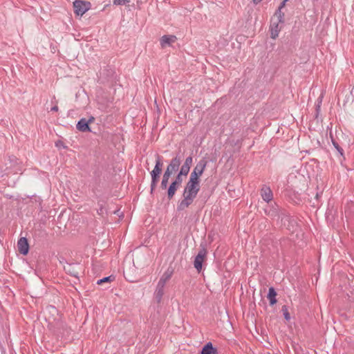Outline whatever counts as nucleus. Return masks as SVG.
<instances>
[{
  "mask_svg": "<svg viewBox=\"0 0 354 354\" xmlns=\"http://www.w3.org/2000/svg\"><path fill=\"white\" fill-rule=\"evenodd\" d=\"M199 191L200 180L189 177L183 190V199L178 203L177 210L180 212L187 208L193 203Z\"/></svg>",
  "mask_w": 354,
  "mask_h": 354,
  "instance_id": "nucleus-1",
  "label": "nucleus"
},
{
  "mask_svg": "<svg viewBox=\"0 0 354 354\" xmlns=\"http://www.w3.org/2000/svg\"><path fill=\"white\" fill-rule=\"evenodd\" d=\"M207 254V251L205 247L201 245V248L198 251V254L196 256L194 261V266L198 272H200L202 270L203 263L206 258Z\"/></svg>",
  "mask_w": 354,
  "mask_h": 354,
  "instance_id": "nucleus-2",
  "label": "nucleus"
},
{
  "mask_svg": "<svg viewBox=\"0 0 354 354\" xmlns=\"http://www.w3.org/2000/svg\"><path fill=\"white\" fill-rule=\"evenodd\" d=\"M282 216L280 218L281 224L290 232H294L296 230L297 225L295 220L285 211L282 212Z\"/></svg>",
  "mask_w": 354,
  "mask_h": 354,
  "instance_id": "nucleus-3",
  "label": "nucleus"
},
{
  "mask_svg": "<svg viewBox=\"0 0 354 354\" xmlns=\"http://www.w3.org/2000/svg\"><path fill=\"white\" fill-rule=\"evenodd\" d=\"M91 3L88 1L76 0L73 2L74 12L77 15L82 16L90 9Z\"/></svg>",
  "mask_w": 354,
  "mask_h": 354,
  "instance_id": "nucleus-4",
  "label": "nucleus"
},
{
  "mask_svg": "<svg viewBox=\"0 0 354 354\" xmlns=\"http://www.w3.org/2000/svg\"><path fill=\"white\" fill-rule=\"evenodd\" d=\"M207 164V161L205 158L200 160L191 173L190 178L200 180V176L204 172Z\"/></svg>",
  "mask_w": 354,
  "mask_h": 354,
  "instance_id": "nucleus-5",
  "label": "nucleus"
},
{
  "mask_svg": "<svg viewBox=\"0 0 354 354\" xmlns=\"http://www.w3.org/2000/svg\"><path fill=\"white\" fill-rule=\"evenodd\" d=\"M285 211V209L279 208V207L276 203H274V205L272 206L268 205L265 209V212L268 216H270L272 219L277 220H279L280 218L282 216L281 212Z\"/></svg>",
  "mask_w": 354,
  "mask_h": 354,
  "instance_id": "nucleus-6",
  "label": "nucleus"
},
{
  "mask_svg": "<svg viewBox=\"0 0 354 354\" xmlns=\"http://www.w3.org/2000/svg\"><path fill=\"white\" fill-rule=\"evenodd\" d=\"M183 182V178L176 175L174 180L170 184L167 189V198L171 200Z\"/></svg>",
  "mask_w": 354,
  "mask_h": 354,
  "instance_id": "nucleus-7",
  "label": "nucleus"
},
{
  "mask_svg": "<svg viewBox=\"0 0 354 354\" xmlns=\"http://www.w3.org/2000/svg\"><path fill=\"white\" fill-rule=\"evenodd\" d=\"M192 162L193 157L192 156H189L188 157H187L177 175H178L180 177H183V176H187L189 172Z\"/></svg>",
  "mask_w": 354,
  "mask_h": 354,
  "instance_id": "nucleus-8",
  "label": "nucleus"
},
{
  "mask_svg": "<svg viewBox=\"0 0 354 354\" xmlns=\"http://www.w3.org/2000/svg\"><path fill=\"white\" fill-rule=\"evenodd\" d=\"M281 22H278L275 19L272 18L271 23L270 25V37L275 39L278 36L279 33L281 30V26H279Z\"/></svg>",
  "mask_w": 354,
  "mask_h": 354,
  "instance_id": "nucleus-9",
  "label": "nucleus"
},
{
  "mask_svg": "<svg viewBox=\"0 0 354 354\" xmlns=\"http://www.w3.org/2000/svg\"><path fill=\"white\" fill-rule=\"evenodd\" d=\"M17 247L19 252L21 254L26 255L29 251L28 239L25 237L20 238L17 242Z\"/></svg>",
  "mask_w": 354,
  "mask_h": 354,
  "instance_id": "nucleus-10",
  "label": "nucleus"
},
{
  "mask_svg": "<svg viewBox=\"0 0 354 354\" xmlns=\"http://www.w3.org/2000/svg\"><path fill=\"white\" fill-rule=\"evenodd\" d=\"M182 160V158L179 153L176 154L175 157H174L171 161L170 163L167 165V167L171 169V171H173L174 172H176L178 170L179 167L180 165Z\"/></svg>",
  "mask_w": 354,
  "mask_h": 354,
  "instance_id": "nucleus-11",
  "label": "nucleus"
},
{
  "mask_svg": "<svg viewBox=\"0 0 354 354\" xmlns=\"http://www.w3.org/2000/svg\"><path fill=\"white\" fill-rule=\"evenodd\" d=\"M261 196L263 201L267 203L271 201L273 198V194L270 187L263 185L261 189Z\"/></svg>",
  "mask_w": 354,
  "mask_h": 354,
  "instance_id": "nucleus-12",
  "label": "nucleus"
},
{
  "mask_svg": "<svg viewBox=\"0 0 354 354\" xmlns=\"http://www.w3.org/2000/svg\"><path fill=\"white\" fill-rule=\"evenodd\" d=\"M76 128L77 130H79L81 132H91V129L90 126L88 125V122H87V120L84 118L80 119L77 124Z\"/></svg>",
  "mask_w": 354,
  "mask_h": 354,
  "instance_id": "nucleus-13",
  "label": "nucleus"
},
{
  "mask_svg": "<svg viewBox=\"0 0 354 354\" xmlns=\"http://www.w3.org/2000/svg\"><path fill=\"white\" fill-rule=\"evenodd\" d=\"M218 349L213 346L212 342H209L202 348L201 354H218Z\"/></svg>",
  "mask_w": 354,
  "mask_h": 354,
  "instance_id": "nucleus-14",
  "label": "nucleus"
},
{
  "mask_svg": "<svg viewBox=\"0 0 354 354\" xmlns=\"http://www.w3.org/2000/svg\"><path fill=\"white\" fill-rule=\"evenodd\" d=\"M165 285L158 283L156 289L154 292V298L158 304H160L162 301V296L164 295Z\"/></svg>",
  "mask_w": 354,
  "mask_h": 354,
  "instance_id": "nucleus-15",
  "label": "nucleus"
},
{
  "mask_svg": "<svg viewBox=\"0 0 354 354\" xmlns=\"http://www.w3.org/2000/svg\"><path fill=\"white\" fill-rule=\"evenodd\" d=\"M176 39L177 38L175 35H163L160 38V45L162 48L166 45L171 46Z\"/></svg>",
  "mask_w": 354,
  "mask_h": 354,
  "instance_id": "nucleus-16",
  "label": "nucleus"
},
{
  "mask_svg": "<svg viewBox=\"0 0 354 354\" xmlns=\"http://www.w3.org/2000/svg\"><path fill=\"white\" fill-rule=\"evenodd\" d=\"M156 165L153 168V169L151 171V173H153L154 174H160L162 172V157L160 156L159 154L156 155Z\"/></svg>",
  "mask_w": 354,
  "mask_h": 354,
  "instance_id": "nucleus-17",
  "label": "nucleus"
},
{
  "mask_svg": "<svg viewBox=\"0 0 354 354\" xmlns=\"http://www.w3.org/2000/svg\"><path fill=\"white\" fill-rule=\"evenodd\" d=\"M77 266V264L70 263V264H68L66 266H64V268L66 273L69 274L70 275H71L73 277L78 278L79 272L75 269V267Z\"/></svg>",
  "mask_w": 354,
  "mask_h": 354,
  "instance_id": "nucleus-18",
  "label": "nucleus"
},
{
  "mask_svg": "<svg viewBox=\"0 0 354 354\" xmlns=\"http://www.w3.org/2000/svg\"><path fill=\"white\" fill-rule=\"evenodd\" d=\"M277 295V292L273 287L269 288L267 297L269 299L270 304L271 306H273L274 304H275L277 302V300L276 299Z\"/></svg>",
  "mask_w": 354,
  "mask_h": 354,
  "instance_id": "nucleus-19",
  "label": "nucleus"
},
{
  "mask_svg": "<svg viewBox=\"0 0 354 354\" xmlns=\"http://www.w3.org/2000/svg\"><path fill=\"white\" fill-rule=\"evenodd\" d=\"M173 274V270H170L167 269L162 276L160 277L159 281L158 283H162L165 286L166 283L170 279Z\"/></svg>",
  "mask_w": 354,
  "mask_h": 354,
  "instance_id": "nucleus-20",
  "label": "nucleus"
},
{
  "mask_svg": "<svg viewBox=\"0 0 354 354\" xmlns=\"http://www.w3.org/2000/svg\"><path fill=\"white\" fill-rule=\"evenodd\" d=\"M151 176V181L150 185V193L153 194V191L155 190L158 182L159 181L160 175L159 174H154L153 173H150Z\"/></svg>",
  "mask_w": 354,
  "mask_h": 354,
  "instance_id": "nucleus-21",
  "label": "nucleus"
},
{
  "mask_svg": "<svg viewBox=\"0 0 354 354\" xmlns=\"http://www.w3.org/2000/svg\"><path fill=\"white\" fill-rule=\"evenodd\" d=\"M284 13L281 11V10H280V8H278L274 14V18L277 17L276 21L281 22V24L284 23Z\"/></svg>",
  "mask_w": 354,
  "mask_h": 354,
  "instance_id": "nucleus-22",
  "label": "nucleus"
},
{
  "mask_svg": "<svg viewBox=\"0 0 354 354\" xmlns=\"http://www.w3.org/2000/svg\"><path fill=\"white\" fill-rule=\"evenodd\" d=\"M331 138V142L334 147L336 149V150L338 151L339 155L342 156L344 158V149L339 145V144L335 140V139L333 138L332 136H330Z\"/></svg>",
  "mask_w": 354,
  "mask_h": 354,
  "instance_id": "nucleus-23",
  "label": "nucleus"
},
{
  "mask_svg": "<svg viewBox=\"0 0 354 354\" xmlns=\"http://www.w3.org/2000/svg\"><path fill=\"white\" fill-rule=\"evenodd\" d=\"M114 279H115V277L113 275H110V276L105 277L102 279H99L97 281V284L101 285L104 283H111V281H114Z\"/></svg>",
  "mask_w": 354,
  "mask_h": 354,
  "instance_id": "nucleus-24",
  "label": "nucleus"
},
{
  "mask_svg": "<svg viewBox=\"0 0 354 354\" xmlns=\"http://www.w3.org/2000/svg\"><path fill=\"white\" fill-rule=\"evenodd\" d=\"M281 311L283 313V317L286 321H289L290 319V315L288 312V306L286 305H283L281 307Z\"/></svg>",
  "mask_w": 354,
  "mask_h": 354,
  "instance_id": "nucleus-25",
  "label": "nucleus"
},
{
  "mask_svg": "<svg viewBox=\"0 0 354 354\" xmlns=\"http://www.w3.org/2000/svg\"><path fill=\"white\" fill-rule=\"evenodd\" d=\"M174 172L173 171H171L167 167L162 175L163 178L169 179L170 176L174 174Z\"/></svg>",
  "mask_w": 354,
  "mask_h": 354,
  "instance_id": "nucleus-26",
  "label": "nucleus"
},
{
  "mask_svg": "<svg viewBox=\"0 0 354 354\" xmlns=\"http://www.w3.org/2000/svg\"><path fill=\"white\" fill-rule=\"evenodd\" d=\"M129 2H130L129 0H113V5H115V6L125 5Z\"/></svg>",
  "mask_w": 354,
  "mask_h": 354,
  "instance_id": "nucleus-27",
  "label": "nucleus"
},
{
  "mask_svg": "<svg viewBox=\"0 0 354 354\" xmlns=\"http://www.w3.org/2000/svg\"><path fill=\"white\" fill-rule=\"evenodd\" d=\"M169 180L166 178H162L161 183H160V188L162 189H166L167 187Z\"/></svg>",
  "mask_w": 354,
  "mask_h": 354,
  "instance_id": "nucleus-28",
  "label": "nucleus"
},
{
  "mask_svg": "<svg viewBox=\"0 0 354 354\" xmlns=\"http://www.w3.org/2000/svg\"><path fill=\"white\" fill-rule=\"evenodd\" d=\"M97 212L99 215L103 216V214L105 213V208L102 206V205H100V207L97 209Z\"/></svg>",
  "mask_w": 354,
  "mask_h": 354,
  "instance_id": "nucleus-29",
  "label": "nucleus"
},
{
  "mask_svg": "<svg viewBox=\"0 0 354 354\" xmlns=\"http://www.w3.org/2000/svg\"><path fill=\"white\" fill-rule=\"evenodd\" d=\"M288 0H283L279 5V8H280V10H281L285 6H286V2L288 1Z\"/></svg>",
  "mask_w": 354,
  "mask_h": 354,
  "instance_id": "nucleus-30",
  "label": "nucleus"
},
{
  "mask_svg": "<svg viewBox=\"0 0 354 354\" xmlns=\"http://www.w3.org/2000/svg\"><path fill=\"white\" fill-rule=\"evenodd\" d=\"M95 121V118L93 116H91L88 120L87 122H88V125L91 123H93Z\"/></svg>",
  "mask_w": 354,
  "mask_h": 354,
  "instance_id": "nucleus-31",
  "label": "nucleus"
},
{
  "mask_svg": "<svg viewBox=\"0 0 354 354\" xmlns=\"http://www.w3.org/2000/svg\"><path fill=\"white\" fill-rule=\"evenodd\" d=\"M58 110H59V108L56 104L54 106H53L50 109L51 111H55V112L58 111Z\"/></svg>",
  "mask_w": 354,
  "mask_h": 354,
  "instance_id": "nucleus-32",
  "label": "nucleus"
},
{
  "mask_svg": "<svg viewBox=\"0 0 354 354\" xmlns=\"http://www.w3.org/2000/svg\"><path fill=\"white\" fill-rule=\"evenodd\" d=\"M9 159H10V160L11 162H12V161H16V160H17V158H16L15 156H10V157H9Z\"/></svg>",
  "mask_w": 354,
  "mask_h": 354,
  "instance_id": "nucleus-33",
  "label": "nucleus"
},
{
  "mask_svg": "<svg viewBox=\"0 0 354 354\" xmlns=\"http://www.w3.org/2000/svg\"><path fill=\"white\" fill-rule=\"evenodd\" d=\"M262 0H253V2L255 3V4H257L259 3H260Z\"/></svg>",
  "mask_w": 354,
  "mask_h": 354,
  "instance_id": "nucleus-34",
  "label": "nucleus"
},
{
  "mask_svg": "<svg viewBox=\"0 0 354 354\" xmlns=\"http://www.w3.org/2000/svg\"><path fill=\"white\" fill-rule=\"evenodd\" d=\"M319 193H317V194H316V196H315V198H316L317 199H318V198H319Z\"/></svg>",
  "mask_w": 354,
  "mask_h": 354,
  "instance_id": "nucleus-35",
  "label": "nucleus"
}]
</instances>
